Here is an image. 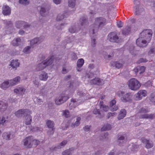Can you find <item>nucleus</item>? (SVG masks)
I'll return each instance as SVG.
<instances>
[{"mask_svg": "<svg viewBox=\"0 0 155 155\" xmlns=\"http://www.w3.org/2000/svg\"><path fill=\"white\" fill-rule=\"evenodd\" d=\"M147 95V92L146 91L141 90L135 95V98L136 100H140L142 99L143 97H145Z\"/></svg>", "mask_w": 155, "mask_h": 155, "instance_id": "10", "label": "nucleus"}, {"mask_svg": "<svg viewBox=\"0 0 155 155\" xmlns=\"http://www.w3.org/2000/svg\"><path fill=\"white\" fill-rule=\"evenodd\" d=\"M76 0H68L69 6L72 8L74 7L75 5V2Z\"/></svg>", "mask_w": 155, "mask_h": 155, "instance_id": "49", "label": "nucleus"}, {"mask_svg": "<svg viewBox=\"0 0 155 155\" xmlns=\"http://www.w3.org/2000/svg\"><path fill=\"white\" fill-rule=\"evenodd\" d=\"M132 97L130 93H128L124 94L123 97L120 98L121 101L123 102H126L130 101Z\"/></svg>", "mask_w": 155, "mask_h": 155, "instance_id": "18", "label": "nucleus"}, {"mask_svg": "<svg viewBox=\"0 0 155 155\" xmlns=\"http://www.w3.org/2000/svg\"><path fill=\"white\" fill-rule=\"evenodd\" d=\"M69 31L71 33H75L77 32V30L76 29L75 26H72L69 29Z\"/></svg>", "mask_w": 155, "mask_h": 155, "instance_id": "51", "label": "nucleus"}, {"mask_svg": "<svg viewBox=\"0 0 155 155\" xmlns=\"http://www.w3.org/2000/svg\"><path fill=\"white\" fill-rule=\"evenodd\" d=\"M68 16L67 14L66 13L59 14L57 17V20L58 21H61L65 18L67 17Z\"/></svg>", "mask_w": 155, "mask_h": 155, "instance_id": "32", "label": "nucleus"}, {"mask_svg": "<svg viewBox=\"0 0 155 155\" xmlns=\"http://www.w3.org/2000/svg\"><path fill=\"white\" fill-rule=\"evenodd\" d=\"M71 58L72 60H76L78 58L76 54L75 53H72L71 54Z\"/></svg>", "mask_w": 155, "mask_h": 155, "instance_id": "59", "label": "nucleus"}, {"mask_svg": "<svg viewBox=\"0 0 155 155\" xmlns=\"http://www.w3.org/2000/svg\"><path fill=\"white\" fill-rule=\"evenodd\" d=\"M2 9V13L4 15H8L11 14V8L8 5H3Z\"/></svg>", "mask_w": 155, "mask_h": 155, "instance_id": "14", "label": "nucleus"}, {"mask_svg": "<svg viewBox=\"0 0 155 155\" xmlns=\"http://www.w3.org/2000/svg\"><path fill=\"white\" fill-rule=\"evenodd\" d=\"M31 48V47L29 46H26L23 49V52L26 54H28L30 52Z\"/></svg>", "mask_w": 155, "mask_h": 155, "instance_id": "46", "label": "nucleus"}, {"mask_svg": "<svg viewBox=\"0 0 155 155\" xmlns=\"http://www.w3.org/2000/svg\"><path fill=\"white\" fill-rule=\"evenodd\" d=\"M126 142V140L124 136H121L118 137V142L119 143V144L120 146L122 145L123 144L125 143Z\"/></svg>", "mask_w": 155, "mask_h": 155, "instance_id": "34", "label": "nucleus"}, {"mask_svg": "<svg viewBox=\"0 0 155 155\" xmlns=\"http://www.w3.org/2000/svg\"><path fill=\"white\" fill-rule=\"evenodd\" d=\"M130 52L132 55H135L136 54V51L134 50V48L133 46H130L129 48Z\"/></svg>", "mask_w": 155, "mask_h": 155, "instance_id": "50", "label": "nucleus"}, {"mask_svg": "<svg viewBox=\"0 0 155 155\" xmlns=\"http://www.w3.org/2000/svg\"><path fill=\"white\" fill-rule=\"evenodd\" d=\"M102 137V140H106L107 139L108 134L107 133H104L101 136Z\"/></svg>", "mask_w": 155, "mask_h": 155, "instance_id": "57", "label": "nucleus"}, {"mask_svg": "<svg viewBox=\"0 0 155 155\" xmlns=\"http://www.w3.org/2000/svg\"><path fill=\"white\" fill-rule=\"evenodd\" d=\"M51 129H50L47 132V134L49 135H53L54 131V128H53Z\"/></svg>", "mask_w": 155, "mask_h": 155, "instance_id": "55", "label": "nucleus"}, {"mask_svg": "<svg viewBox=\"0 0 155 155\" xmlns=\"http://www.w3.org/2000/svg\"><path fill=\"white\" fill-rule=\"evenodd\" d=\"M33 141V138L32 136H30L25 137L22 141L24 147L27 148L31 147Z\"/></svg>", "mask_w": 155, "mask_h": 155, "instance_id": "6", "label": "nucleus"}, {"mask_svg": "<svg viewBox=\"0 0 155 155\" xmlns=\"http://www.w3.org/2000/svg\"><path fill=\"white\" fill-rule=\"evenodd\" d=\"M149 112L148 110L146 107H142L140 108L139 111V113L140 114L139 115V118L141 119H152L155 116L153 114H143Z\"/></svg>", "mask_w": 155, "mask_h": 155, "instance_id": "3", "label": "nucleus"}, {"mask_svg": "<svg viewBox=\"0 0 155 155\" xmlns=\"http://www.w3.org/2000/svg\"><path fill=\"white\" fill-rule=\"evenodd\" d=\"M21 78L19 76H17L13 79L10 80V85L11 86L15 85L20 82Z\"/></svg>", "mask_w": 155, "mask_h": 155, "instance_id": "20", "label": "nucleus"}, {"mask_svg": "<svg viewBox=\"0 0 155 155\" xmlns=\"http://www.w3.org/2000/svg\"><path fill=\"white\" fill-rule=\"evenodd\" d=\"M103 101H100L99 104L101 110L107 112L108 111L109 108L107 106H106L103 104Z\"/></svg>", "mask_w": 155, "mask_h": 155, "instance_id": "30", "label": "nucleus"}, {"mask_svg": "<svg viewBox=\"0 0 155 155\" xmlns=\"http://www.w3.org/2000/svg\"><path fill=\"white\" fill-rule=\"evenodd\" d=\"M26 115V116L25 117L24 120L23 122L26 125H29L31 124L32 121V117L29 114Z\"/></svg>", "mask_w": 155, "mask_h": 155, "instance_id": "22", "label": "nucleus"}, {"mask_svg": "<svg viewBox=\"0 0 155 155\" xmlns=\"http://www.w3.org/2000/svg\"><path fill=\"white\" fill-rule=\"evenodd\" d=\"M33 83L36 87H38L39 86V83L38 80L35 79L33 81Z\"/></svg>", "mask_w": 155, "mask_h": 155, "instance_id": "60", "label": "nucleus"}, {"mask_svg": "<svg viewBox=\"0 0 155 155\" xmlns=\"http://www.w3.org/2000/svg\"><path fill=\"white\" fill-rule=\"evenodd\" d=\"M145 69V67L143 66H138L134 69L133 71L136 73H139L140 74H141L144 72Z\"/></svg>", "mask_w": 155, "mask_h": 155, "instance_id": "23", "label": "nucleus"}, {"mask_svg": "<svg viewBox=\"0 0 155 155\" xmlns=\"http://www.w3.org/2000/svg\"><path fill=\"white\" fill-rule=\"evenodd\" d=\"M117 115V113L116 112H113L111 113L109 112L107 114V118H112L113 117L116 116Z\"/></svg>", "mask_w": 155, "mask_h": 155, "instance_id": "47", "label": "nucleus"}, {"mask_svg": "<svg viewBox=\"0 0 155 155\" xmlns=\"http://www.w3.org/2000/svg\"><path fill=\"white\" fill-rule=\"evenodd\" d=\"M131 27L130 26H127L122 31V33L124 35H127L130 33L131 30Z\"/></svg>", "mask_w": 155, "mask_h": 155, "instance_id": "29", "label": "nucleus"}, {"mask_svg": "<svg viewBox=\"0 0 155 155\" xmlns=\"http://www.w3.org/2000/svg\"><path fill=\"white\" fill-rule=\"evenodd\" d=\"M63 115L66 117H69V112L68 110H65L63 111Z\"/></svg>", "mask_w": 155, "mask_h": 155, "instance_id": "53", "label": "nucleus"}, {"mask_svg": "<svg viewBox=\"0 0 155 155\" xmlns=\"http://www.w3.org/2000/svg\"><path fill=\"white\" fill-rule=\"evenodd\" d=\"M8 119V117H3L2 119H0V124L4 125V123H6L8 121L7 120Z\"/></svg>", "mask_w": 155, "mask_h": 155, "instance_id": "48", "label": "nucleus"}, {"mask_svg": "<svg viewBox=\"0 0 155 155\" xmlns=\"http://www.w3.org/2000/svg\"><path fill=\"white\" fill-rule=\"evenodd\" d=\"M25 22L23 21H18L15 22V25L16 27L17 28H19L23 26Z\"/></svg>", "mask_w": 155, "mask_h": 155, "instance_id": "37", "label": "nucleus"}, {"mask_svg": "<svg viewBox=\"0 0 155 155\" xmlns=\"http://www.w3.org/2000/svg\"><path fill=\"white\" fill-rule=\"evenodd\" d=\"M46 124L48 127L49 128L51 129L54 128V124L53 121L50 120H48L46 122Z\"/></svg>", "mask_w": 155, "mask_h": 155, "instance_id": "40", "label": "nucleus"}, {"mask_svg": "<svg viewBox=\"0 0 155 155\" xmlns=\"http://www.w3.org/2000/svg\"><path fill=\"white\" fill-rule=\"evenodd\" d=\"M47 12L46 11L45 9L43 7L40 8V13L41 15L42 16H45V15L47 13Z\"/></svg>", "mask_w": 155, "mask_h": 155, "instance_id": "43", "label": "nucleus"}, {"mask_svg": "<svg viewBox=\"0 0 155 155\" xmlns=\"http://www.w3.org/2000/svg\"><path fill=\"white\" fill-rule=\"evenodd\" d=\"M48 78L47 73L45 71H43L41 72L39 75V78L41 81H45Z\"/></svg>", "mask_w": 155, "mask_h": 155, "instance_id": "21", "label": "nucleus"}, {"mask_svg": "<svg viewBox=\"0 0 155 155\" xmlns=\"http://www.w3.org/2000/svg\"><path fill=\"white\" fill-rule=\"evenodd\" d=\"M79 100L77 99H72L71 103L69 106V107L70 109H72L75 107L77 106L80 104Z\"/></svg>", "mask_w": 155, "mask_h": 155, "instance_id": "15", "label": "nucleus"}, {"mask_svg": "<svg viewBox=\"0 0 155 155\" xmlns=\"http://www.w3.org/2000/svg\"><path fill=\"white\" fill-rule=\"evenodd\" d=\"M81 120V118L80 117H78L76 118V120L74 123H72L71 125V127L72 128H74L78 126L80 124V121Z\"/></svg>", "mask_w": 155, "mask_h": 155, "instance_id": "31", "label": "nucleus"}, {"mask_svg": "<svg viewBox=\"0 0 155 155\" xmlns=\"http://www.w3.org/2000/svg\"><path fill=\"white\" fill-rule=\"evenodd\" d=\"M124 93H125L124 91H120L117 92L116 95L119 97H122L124 94Z\"/></svg>", "mask_w": 155, "mask_h": 155, "instance_id": "56", "label": "nucleus"}, {"mask_svg": "<svg viewBox=\"0 0 155 155\" xmlns=\"http://www.w3.org/2000/svg\"><path fill=\"white\" fill-rule=\"evenodd\" d=\"M119 39V37L115 32H111L108 35L107 39L110 42H117Z\"/></svg>", "mask_w": 155, "mask_h": 155, "instance_id": "7", "label": "nucleus"}, {"mask_svg": "<svg viewBox=\"0 0 155 155\" xmlns=\"http://www.w3.org/2000/svg\"><path fill=\"white\" fill-rule=\"evenodd\" d=\"M54 56H51L45 60L38 64L36 66L35 70L39 71L44 69L46 66L51 64L53 62Z\"/></svg>", "mask_w": 155, "mask_h": 155, "instance_id": "2", "label": "nucleus"}, {"mask_svg": "<svg viewBox=\"0 0 155 155\" xmlns=\"http://www.w3.org/2000/svg\"><path fill=\"white\" fill-rule=\"evenodd\" d=\"M131 149L133 152L137 151L138 149V146L136 144H133Z\"/></svg>", "mask_w": 155, "mask_h": 155, "instance_id": "52", "label": "nucleus"}, {"mask_svg": "<svg viewBox=\"0 0 155 155\" xmlns=\"http://www.w3.org/2000/svg\"><path fill=\"white\" fill-rule=\"evenodd\" d=\"M147 43H148V41L140 36L136 41L137 45L140 47H145L147 45Z\"/></svg>", "mask_w": 155, "mask_h": 155, "instance_id": "11", "label": "nucleus"}, {"mask_svg": "<svg viewBox=\"0 0 155 155\" xmlns=\"http://www.w3.org/2000/svg\"><path fill=\"white\" fill-rule=\"evenodd\" d=\"M73 152V150L71 149H67L62 153V155H70Z\"/></svg>", "mask_w": 155, "mask_h": 155, "instance_id": "44", "label": "nucleus"}, {"mask_svg": "<svg viewBox=\"0 0 155 155\" xmlns=\"http://www.w3.org/2000/svg\"><path fill=\"white\" fill-rule=\"evenodd\" d=\"M10 85V80H8L4 82L1 85L0 87L4 89L8 88Z\"/></svg>", "mask_w": 155, "mask_h": 155, "instance_id": "28", "label": "nucleus"}, {"mask_svg": "<svg viewBox=\"0 0 155 155\" xmlns=\"http://www.w3.org/2000/svg\"><path fill=\"white\" fill-rule=\"evenodd\" d=\"M44 40V39L42 37L35 38L30 41L31 46L34 45H38L42 42Z\"/></svg>", "mask_w": 155, "mask_h": 155, "instance_id": "16", "label": "nucleus"}, {"mask_svg": "<svg viewBox=\"0 0 155 155\" xmlns=\"http://www.w3.org/2000/svg\"><path fill=\"white\" fill-rule=\"evenodd\" d=\"M35 103L38 105H40L41 104V102H43V101L42 99L38 98H37L35 99Z\"/></svg>", "mask_w": 155, "mask_h": 155, "instance_id": "54", "label": "nucleus"}, {"mask_svg": "<svg viewBox=\"0 0 155 155\" xmlns=\"http://www.w3.org/2000/svg\"><path fill=\"white\" fill-rule=\"evenodd\" d=\"M128 84L129 88L133 91L138 90L141 86V84L135 78L130 79Z\"/></svg>", "mask_w": 155, "mask_h": 155, "instance_id": "4", "label": "nucleus"}, {"mask_svg": "<svg viewBox=\"0 0 155 155\" xmlns=\"http://www.w3.org/2000/svg\"><path fill=\"white\" fill-rule=\"evenodd\" d=\"M29 111L27 109H22L18 110L15 113V115L17 117H22L23 115H26Z\"/></svg>", "mask_w": 155, "mask_h": 155, "instance_id": "12", "label": "nucleus"}, {"mask_svg": "<svg viewBox=\"0 0 155 155\" xmlns=\"http://www.w3.org/2000/svg\"><path fill=\"white\" fill-rule=\"evenodd\" d=\"M103 81L100 78H97L93 79L90 81L91 84L100 85L103 83Z\"/></svg>", "mask_w": 155, "mask_h": 155, "instance_id": "26", "label": "nucleus"}, {"mask_svg": "<svg viewBox=\"0 0 155 155\" xmlns=\"http://www.w3.org/2000/svg\"><path fill=\"white\" fill-rule=\"evenodd\" d=\"M26 89L22 86H18L14 90V92L17 94L23 96L25 94Z\"/></svg>", "mask_w": 155, "mask_h": 155, "instance_id": "9", "label": "nucleus"}, {"mask_svg": "<svg viewBox=\"0 0 155 155\" xmlns=\"http://www.w3.org/2000/svg\"><path fill=\"white\" fill-rule=\"evenodd\" d=\"M112 127L111 125L109 124H105L102 128V130H109L111 129Z\"/></svg>", "mask_w": 155, "mask_h": 155, "instance_id": "41", "label": "nucleus"}, {"mask_svg": "<svg viewBox=\"0 0 155 155\" xmlns=\"http://www.w3.org/2000/svg\"><path fill=\"white\" fill-rule=\"evenodd\" d=\"M141 141L143 143L145 144V147L147 149L150 148L153 146V142L149 140L144 138H142L141 139Z\"/></svg>", "mask_w": 155, "mask_h": 155, "instance_id": "17", "label": "nucleus"}, {"mask_svg": "<svg viewBox=\"0 0 155 155\" xmlns=\"http://www.w3.org/2000/svg\"><path fill=\"white\" fill-rule=\"evenodd\" d=\"M69 97L68 96H61L57 97L55 99V103L57 105H60L66 101Z\"/></svg>", "mask_w": 155, "mask_h": 155, "instance_id": "8", "label": "nucleus"}, {"mask_svg": "<svg viewBox=\"0 0 155 155\" xmlns=\"http://www.w3.org/2000/svg\"><path fill=\"white\" fill-rule=\"evenodd\" d=\"M30 25L28 24V23L25 22V24H24L23 27H24V28L25 29H28L29 28H30Z\"/></svg>", "mask_w": 155, "mask_h": 155, "instance_id": "62", "label": "nucleus"}, {"mask_svg": "<svg viewBox=\"0 0 155 155\" xmlns=\"http://www.w3.org/2000/svg\"><path fill=\"white\" fill-rule=\"evenodd\" d=\"M153 34L152 31L150 29H147L143 30L140 34V36L148 41L150 42Z\"/></svg>", "mask_w": 155, "mask_h": 155, "instance_id": "5", "label": "nucleus"}, {"mask_svg": "<svg viewBox=\"0 0 155 155\" xmlns=\"http://www.w3.org/2000/svg\"><path fill=\"white\" fill-rule=\"evenodd\" d=\"M106 24V20L104 18L100 17L96 18L93 24L91 26L92 30L91 34H94L99 29L100 27H102Z\"/></svg>", "mask_w": 155, "mask_h": 155, "instance_id": "1", "label": "nucleus"}, {"mask_svg": "<svg viewBox=\"0 0 155 155\" xmlns=\"http://www.w3.org/2000/svg\"><path fill=\"white\" fill-rule=\"evenodd\" d=\"M93 112L94 114H98L99 115L98 118H101L103 117V115H101L100 112V110L99 109H94L93 111Z\"/></svg>", "mask_w": 155, "mask_h": 155, "instance_id": "42", "label": "nucleus"}, {"mask_svg": "<svg viewBox=\"0 0 155 155\" xmlns=\"http://www.w3.org/2000/svg\"><path fill=\"white\" fill-rule=\"evenodd\" d=\"M7 106V104L5 102L0 101V111L3 112L5 110Z\"/></svg>", "mask_w": 155, "mask_h": 155, "instance_id": "27", "label": "nucleus"}, {"mask_svg": "<svg viewBox=\"0 0 155 155\" xmlns=\"http://www.w3.org/2000/svg\"><path fill=\"white\" fill-rule=\"evenodd\" d=\"M20 63L18 59H13L10 62V66L12 67V69L16 70L17 68L19 66Z\"/></svg>", "mask_w": 155, "mask_h": 155, "instance_id": "13", "label": "nucleus"}, {"mask_svg": "<svg viewBox=\"0 0 155 155\" xmlns=\"http://www.w3.org/2000/svg\"><path fill=\"white\" fill-rule=\"evenodd\" d=\"M139 5L134 6V8L135 9L136 14L137 15H143L145 14V12L143 8H139Z\"/></svg>", "mask_w": 155, "mask_h": 155, "instance_id": "19", "label": "nucleus"}, {"mask_svg": "<svg viewBox=\"0 0 155 155\" xmlns=\"http://www.w3.org/2000/svg\"><path fill=\"white\" fill-rule=\"evenodd\" d=\"M126 110L125 109H121L118 116V119L120 120L124 118L126 116Z\"/></svg>", "mask_w": 155, "mask_h": 155, "instance_id": "24", "label": "nucleus"}, {"mask_svg": "<svg viewBox=\"0 0 155 155\" xmlns=\"http://www.w3.org/2000/svg\"><path fill=\"white\" fill-rule=\"evenodd\" d=\"M75 90V87H74L73 86L70 85L68 89L69 93L68 94V96L69 97V96L71 95L74 92Z\"/></svg>", "mask_w": 155, "mask_h": 155, "instance_id": "38", "label": "nucleus"}, {"mask_svg": "<svg viewBox=\"0 0 155 155\" xmlns=\"http://www.w3.org/2000/svg\"><path fill=\"white\" fill-rule=\"evenodd\" d=\"M19 2L20 4L24 5H28L29 3V2L28 0H19Z\"/></svg>", "mask_w": 155, "mask_h": 155, "instance_id": "45", "label": "nucleus"}, {"mask_svg": "<svg viewBox=\"0 0 155 155\" xmlns=\"http://www.w3.org/2000/svg\"><path fill=\"white\" fill-rule=\"evenodd\" d=\"M118 109V107L116 105L112 107H111L110 110L112 111H115L117 110Z\"/></svg>", "mask_w": 155, "mask_h": 155, "instance_id": "63", "label": "nucleus"}, {"mask_svg": "<svg viewBox=\"0 0 155 155\" xmlns=\"http://www.w3.org/2000/svg\"><path fill=\"white\" fill-rule=\"evenodd\" d=\"M110 64L111 66L118 69L121 68L123 65L122 63H120L119 61H112L110 62Z\"/></svg>", "mask_w": 155, "mask_h": 155, "instance_id": "25", "label": "nucleus"}, {"mask_svg": "<svg viewBox=\"0 0 155 155\" xmlns=\"http://www.w3.org/2000/svg\"><path fill=\"white\" fill-rule=\"evenodd\" d=\"M155 53V48H151L148 52V54H153Z\"/></svg>", "mask_w": 155, "mask_h": 155, "instance_id": "64", "label": "nucleus"}, {"mask_svg": "<svg viewBox=\"0 0 155 155\" xmlns=\"http://www.w3.org/2000/svg\"><path fill=\"white\" fill-rule=\"evenodd\" d=\"M116 101L115 100H113L111 101L110 102V106L111 107H112L114 106L115 104H116Z\"/></svg>", "mask_w": 155, "mask_h": 155, "instance_id": "61", "label": "nucleus"}, {"mask_svg": "<svg viewBox=\"0 0 155 155\" xmlns=\"http://www.w3.org/2000/svg\"><path fill=\"white\" fill-rule=\"evenodd\" d=\"M20 41V38H18L15 39L13 40L11 44L13 46H17L19 45Z\"/></svg>", "mask_w": 155, "mask_h": 155, "instance_id": "36", "label": "nucleus"}, {"mask_svg": "<svg viewBox=\"0 0 155 155\" xmlns=\"http://www.w3.org/2000/svg\"><path fill=\"white\" fill-rule=\"evenodd\" d=\"M81 24L82 25H84L86 24L87 22V18L85 16H83L81 17L80 20Z\"/></svg>", "mask_w": 155, "mask_h": 155, "instance_id": "35", "label": "nucleus"}, {"mask_svg": "<svg viewBox=\"0 0 155 155\" xmlns=\"http://www.w3.org/2000/svg\"><path fill=\"white\" fill-rule=\"evenodd\" d=\"M93 75V74L92 73L89 72L86 74L85 77V78H92Z\"/></svg>", "mask_w": 155, "mask_h": 155, "instance_id": "58", "label": "nucleus"}, {"mask_svg": "<svg viewBox=\"0 0 155 155\" xmlns=\"http://www.w3.org/2000/svg\"><path fill=\"white\" fill-rule=\"evenodd\" d=\"M84 63V60L83 59L81 58L78 60L77 63V65L78 68H81Z\"/></svg>", "mask_w": 155, "mask_h": 155, "instance_id": "39", "label": "nucleus"}, {"mask_svg": "<svg viewBox=\"0 0 155 155\" xmlns=\"http://www.w3.org/2000/svg\"><path fill=\"white\" fill-rule=\"evenodd\" d=\"M2 137L5 140H9L11 138V134L10 132L4 133L3 134Z\"/></svg>", "mask_w": 155, "mask_h": 155, "instance_id": "33", "label": "nucleus"}]
</instances>
